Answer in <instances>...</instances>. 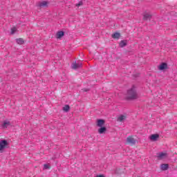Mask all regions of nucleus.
<instances>
[{
	"label": "nucleus",
	"instance_id": "nucleus-20",
	"mask_svg": "<svg viewBox=\"0 0 177 177\" xmlns=\"http://www.w3.org/2000/svg\"><path fill=\"white\" fill-rule=\"evenodd\" d=\"M84 5V3L82 2V1H79L78 3L76 4V6L78 8L80 6H82Z\"/></svg>",
	"mask_w": 177,
	"mask_h": 177
},
{
	"label": "nucleus",
	"instance_id": "nucleus-15",
	"mask_svg": "<svg viewBox=\"0 0 177 177\" xmlns=\"http://www.w3.org/2000/svg\"><path fill=\"white\" fill-rule=\"evenodd\" d=\"M120 37H121V34H120V32H115L112 35V38H113L114 39H118V38H120Z\"/></svg>",
	"mask_w": 177,
	"mask_h": 177
},
{
	"label": "nucleus",
	"instance_id": "nucleus-5",
	"mask_svg": "<svg viewBox=\"0 0 177 177\" xmlns=\"http://www.w3.org/2000/svg\"><path fill=\"white\" fill-rule=\"evenodd\" d=\"M81 67H82V63H73L71 65V68H73V70H77L78 68H81Z\"/></svg>",
	"mask_w": 177,
	"mask_h": 177
},
{
	"label": "nucleus",
	"instance_id": "nucleus-2",
	"mask_svg": "<svg viewBox=\"0 0 177 177\" xmlns=\"http://www.w3.org/2000/svg\"><path fill=\"white\" fill-rule=\"evenodd\" d=\"M9 146V142L6 140H2L0 141V151H2L3 149Z\"/></svg>",
	"mask_w": 177,
	"mask_h": 177
},
{
	"label": "nucleus",
	"instance_id": "nucleus-10",
	"mask_svg": "<svg viewBox=\"0 0 177 177\" xmlns=\"http://www.w3.org/2000/svg\"><path fill=\"white\" fill-rule=\"evenodd\" d=\"M157 157L159 160H162L167 157V153L160 152L158 153Z\"/></svg>",
	"mask_w": 177,
	"mask_h": 177
},
{
	"label": "nucleus",
	"instance_id": "nucleus-13",
	"mask_svg": "<svg viewBox=\"0 0 177 177\" xmlns=\"http://www.w3.org/2000/svg\"><path fill=\"white\" fill-rule=\"evenodd\" d=\"M106 131H107V128H106V127H100V129H98V133H100V134H103V133H106Z\"/></svg>",
	"mask_w": 177,
	"mask_h": 177
},
{
	"label": "nucleus",
	"instance_id": "nucleus-9",
	"mask_svg": "<svg viewBox=\"0 0 177 177\" xmlns=\"http://www.w3.org/2000/svg\"><path fill=\"white\" fill-rule=\"evenodd\" d=\"M127 143H130V145H136V140L133 138L129 137L127 138Z\"/></svg>",
	"mask_w": 177,
	"mask_h": 177
},
{
	"label": "nucleus",
	"instance_id": "nucleus-16",
	"mask_svg": "<svg viewBox=\"0 0 177 177\" xmlns=\"http://www.w3.org/2000/svg\"><path fill=\"white\" fill-rule=\"evenodd\" d=\"M64 37V31H58L57 32V38H62Z\"/></svg>",
	"mask_w": 177,
	"mask_h": 177
},
{
	"label": "nucleus",
	"instance_id": "nucleus-11",
	"mask_svg": "<svg viewBox=\"0 0 177 177\" xmlns=\"http://www.w3.org/2000/svg\"><path fill=\"white\" fill-rule=\"evenodd\" d=\"M159 138H160V135L158 134H152L150 136L151 140H153V142H156V140H157V139H158Z\"/></svg>",
	"mask_w": 177,
	"mask_h": 177
},
{
	"label": "nucleus",
	"instance_id": "nucleus-12",
	"mask_svg": "<svg viewBox=\"0 0 177 177\" xmlns=\"http://www.w3.org/2000/svg\"><path fill=\"white\" fill-rule=\"evenodd\" d=\"M127 45H128V41L127 40H122L119 44L120 48H124V46H127Z\"/></svg>",
	"mask_w": 177,
	"mask_h": 177
},
{
	"label": "nucleus",
	"instance_id": "nucleus-24",
	"mask_svg": "<svg viewBox=\"0 0 177 177\" xmlns=\"http://www.w3.org/2000/svg\"><path fill=\"white\" fill-rule=\"evenodd\" d=\"M96 177H105V176H104L103 174H101V175L97 176Z\"/></svg>",
	"mask_w": 177,
	"mask_h": 177
},
{
	"label": "nucleus",
	"instance_id": "nucleus-22",
	"mask_svg": "<svg viewBox=\"0 0 177 177\" xmlns=\"http://www.w3.org/2000/svg\"><path fill=\"white\" fill-rule=\"evenodd\" d=\"M15 31H16V28H11V34H15Z\"/></svg>",
	"mask_w": 177,
	"mask_h": 177
},
{
	"label": "nucleus",
	"instance_id": "nucleus-8",
	"mask_svg": "<svg viewBox=\"0 0 177 177\" xmlns=\"http://www.w3.org/2000/svg\"><path fill=\"white\" fill-rule=\"evenodd\" d=\"M127 120V115H120L119 117L117 118L118 122H124Z\"/></svg>",
	"mask_w": 177,
	"mask_h": 177
},
{
	"label": "nucleus",
	"instance_id": "nucleus-3",
	"mask_svg": "<svg viewBox=\"0 0 177 177\" xmlns=\"http://www.w3.org/2000/svg\"><path fill=\"white\" fill-rule=\"evenodd\" d=\"M151 17H153V15L149 12H145L143 14V20L145 21H147V20H151Z\"/></svg>",
	"mask_w": 177,
	"mask_h": 177
},
{
	"label": "nucleus",
	"instance_id": "nucleus-4",
	"mask_svg": "<svg viewBox=\"0 0 177 177\" xmlns=\"http://www.w3.org/2000/svg\"><path fill=\"white\" fill-rule=\"evenodd\" d=\"M48 5L49 2L46 1H42L38 3L37 6H39V8H48Z\"/></svg>",
	"mask_w": 177,
	"mask_h": 177
},
{
	"label": "nucleus",
	"instance_id": "nucleus-6",
	"mask_svg": "<svg viewBox=\"0 0 177 177\" xmlns=\"http://www.w3.org/2000/svg\"><path fill=\"white\" fill-rule=\"evenodd\" d=\"M158 68L160 71H164V70H167V68H168V64L165 62H163L158 67Z\"/></svg>",
	"mask_w": 177,
	"mask_h": 177
},
{
	"label": "nucleus",
	"instance_id": "nucleus-19",
	"mask_svg": "<svg viewBox=\"0 0 177 177\" xmlns=\"http://www.w3.org/2000/svg\"><path fill=\"white\" fill-rule=\"evenodd\" d=\"M8 125H10V122L4 121L2 124L3 128H8Z\"/></svg>",
	"mask_w": 177,
	"mask_h": 177
},
{
	"label": "nucleus",
	"instance_id": "nucleus-7",
	"mask_svg": "<svg viewBox=\"0 0 177 177\" xmlns=\"http://www.w3.org/2000/svg\"><path fill=\"white\" fill-rule=\"evenodd\" d=\"M106 123V121L103 119H98L97 120V127H99L100 128L103 127L104 124Z\"/></svg>",
	"mask_w": 177,
	"mask_h": 177
},
{
	"label": "nucleus",
	"instance_id": "nucleus-23",
	"mask_svg": "<svg viewBox=\"0 0 177 177\" xmlns=\"http://www.w3.org/2000/svg\"><path fill=\"white\" fill-rule=\"evenodd\" d=\"M82 91H83L84 92H88L89 88H84L82 89Z\"/></svg>",
	"mask_w": 177,
	"mask_h": 177
},
{
	"label": "nucleus",
	"instance_id": "nucleus-18",
	"mask_svg": "<svg viewBox=\"0 0 177 177\" xmlns=\"http://www.w3.org/2000/svg\"><path fill=\"white\" fill-rule=\"evenodd\" d=\"M16 41L17 43L19 44V45H23V44H24V39L21 38L17 39Z\"/></svg>",
	"mask_w": 177,
	"mask_h": 177
},
{
	"label": "nucleus",
	"instance_id": "nucleus-21",
	"mask_svg": "<svg viewBox=\"0 0 177 177\" xmlns=\"http://www.w3.org/2000/svg\"><path fill=\"white\" fill-rule=\"evenodd\" d=\"M44 167V169H49V168H50V166H49V165L48 164H45Z\"/></svg>",
	"mask_w": 177,
	"mask_h": 177
},
{
	"label": "nucleus",
	"instance_id": "nucleus-14",
	"mask_svg": "<svg viewBox=\"0 0 177 177\" xmlns=\"http://www.w3.org/2000/svg\"><path fill=\"white\" fill-rule=\"evenodd\" d=\"M168 168H169V165L168 164L160 165V169H162V171H167Z\"/></svg>",
	"mask_w": 177,
	"mask_h": 177
},
{
	"label": "nucleus",
	"instance_id": "nucleus-1",
	"mask_svg": "<svg viewBox=\"0 0 177 177\" xmlns=\"http://www.w3.org/2000/svg\"><path fill=\"white\" fill-rule=\"evenodd\" d=\"M139 95H138V91H136V86L133 85L131 88L127 90L126 100H136L138 99Z\"/></svg>",
	"mask_w": 177,
	"mask_h": 177
},
{
	"label": "nucleus",
	"instance_id": "nucleus-17",
	"mask_svg": "<svg viewBox=\"0 0 177 177\" xmlns=\"http://www.w3.org/2000/svg\"><path fill=\"white\" fill-rule=\"evenodd\" d=\"M63 111H65V113H68V111H70V105L66 104L63 107Z\"/></svg>",
	"mask_w": 177,
	"mask_h": 177
}]
</instances>
